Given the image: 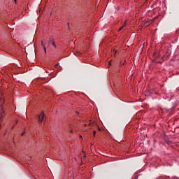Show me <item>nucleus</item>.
I'll use <instances>...</instances> for the list:
<instances>
[{"mask_svg": "<svg viewBox=\"0 0 179 179\" xmlns=\"http://www.w3.org/2000/svg\"><path fill=\"white\" fill-rule=\"evenodd\" d=\"M38 122H43L45 119V114L43 113H41L39 116H38Z\"/></svg>", "mask_w": 179, "mask_h": 179, "instance_id": "1", "label": "nucleus"}, {"mask_svg": "<svg viewBox=\"0 0 179 179\" xmlns=\"http://www.w3.org/2000/svg\"><path fill=\"white\" fill-rule=\"evenodd\" d=\"M51 43V39L47 41L45 43V45H47V47H49V45H50Z\"/></svg>", "mask_w": 179, "mask_h": 179, "instance_id": "2", "label": "nucleus"}, {"mask_svg": "<svg viewBox=\"0 0 179 179\" xmlns=\"http://www.w3.org/2000/svg\"><path fill=\"white\" fill-rule=\"evenodd\" d=\"M41 45H43V48H44V52H45V53H46V52H47V51H46V48H45V46L44 45L43 41H41Z\"/></svg>", "mask_w": 179, "mask_h": 179, "instance_id": "3", "label": "nucleus"}, {"mask_svg": "<svg viewBox=\"0 0 179 179\" xmlns=\"http://www.w3.org/2000/svg\"><path fill=\"white\" fill-rule=\"evenodd\" d=\"M52 45H53L55 46V48H56L55 42H54V41H52Z\"/></svg>", "mask_w": 179, "mask_h": 179, "instance_id": "4", "label": "nucleus"}, {"mask_svg": "<svg viewBox=\"0 0 179 179\" xmlns=\"http://www.w3.org/2000/svg\"><path fill=\"white\" fill-rule=\"evenodd\" d=\"M123 27H124V25L122 26V27L118 29V31H120L123 29Z\"/></svg>", "mask_w": 179, "mask_h": 179, "instance_id": "5", "label": "nucleus"}, {"mask_svg": "<svg viewBox=\"0 0 179 179\" xmlns=\"http://www.w3.org/2000/svg\"><path fill=\"white\" fill-rule=\"evenodd\" d=\"M138 176H136V177H134V179H138Z\"/></svg>", "mask_w": 179, "mask_h": 179, "instance_id": "6", "label": "nucleus"}, {"mask_svg": "<svg viewBox=\"0 0 179 179\" xmlns=\"http://www.w3.org/2000/svg\"><path fill=\"white\" fill-rule=\"evenodd\" d=\"M2 117H3V115H1L0 116V121H1V120L2 119Z\"/></svg>", "mask_w": 179, "mask_h": 179, "instance_id": "7", "label": "nucleus"}, {"mask_svg": "<svg viewBox=\"0 0 179 179\" xmlns=\"http://www.w3.org/2000/svg\"><path fill=\"white\" fill-rule=\"evenodd\" d=\"M108 65L110 66L111 65V62H108Z\"/></svg>", "mask_w": 179, "mask_h": 179, "instance_id": "8", "label": "nucleus"}, {"mask_svg": "<svg viewBox=\"0 0 179 179\" xmlns=\"http://www.w3.org/2000/svg\"><path fill=\"white\" fill-rule=\"evenodd\" d=\"M96 131H94V136H95V134H96Z\"/></svg>", "mask_w": 179, "mask_h": 179, "instance_id": "9", "label": "nucleus"}, {"mask_svg": "<svg viewBox=\"0 0 179 179\" xmlns=\"http://www.w3.org/2000/svg\"><path fill=\"white\" fill-rule=\"evenodd\" d=\"M89 126H90V127H92V123H90Z\"/></svg>", "mask_w": 179, "mask_h": 179, "instance_id": "10", "label": "nucleus"}, {"mask_svg": "<svg viewBox=\"0 0 179 179\" xmlns=\"http://www.w3.org/2000/svg\"><path fill=\"white\" fill-rule=\"evenodd\" d=\"M58 66H59V64H56V65H55V67H57Z\"/></svg>", "mask_w": 179, "mask_h": 179, "instance_id": "11", "label": "nucleus"}, {"mask_svg": "<svg viewBox=\"0 0 179 179\" xmlns=\"http://www.w3.org/2000/svg\"><path fill=\"white\" fill-rule=\"evenodd\" d=\"M117 53V50H115V54H116Z\"/></svg>", "mask_w": 179, "mask_h": 179, "instance_id": "12", "label": "nucleus"}, {"mask_svg": "<svg viewBox=\"0 0 179 179\" xmlns=\"http://www.w3.org/2000/svg\"><path fill=\"white\" fill-rule=\"evenodd\" d=\"M24 134L23 133V134H22V136H23V135H24Z\"/></svg>", "mask_w": 179, "mask_h": 179, "instance_id": "13", "label": "nucleus"}, {"mask_svg": "<svg viewBox=\"0 0 179 179\" xmlns=\"http://www.w3.org/2000/svg\"><path fill=\"white\" fill-rule=\"evenodd\" d=\"M80 138H83V136H80Z\"/></svg>", "mask_w": 179, "mask_h": 179, "instance_id": "14", "label": "nucleus"}, {"mask_svg": "<svg viewBox=\"0 0 179 179\" xmlns=\"http://www.w3.org/2000/svg\"><path fill=\"white\" fill-rule=\"evenodd\" d=\"M124 62H122V65H124Z\"/></svg>", "mask_w": 179, "mask_h": 179, "instance_id": "15", "label": "nucleus"}]
</instances>
